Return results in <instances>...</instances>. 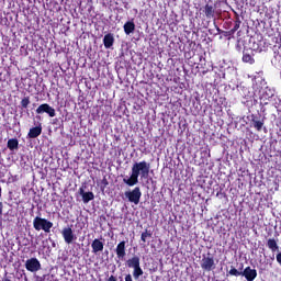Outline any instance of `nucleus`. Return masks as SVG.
<instances>
[{
  "mask_svg": "<svg viewBox=\"0 0 281 281\" xmlns=\"http://www.w3.org/2000/svg\"><path fill=\"white\" fill-rule=\"evenodd\" d=\"M3 216V202H0V218Z\"/></svg>",
  "mask_w": 281,
  "mask_h": 281,
  "instance_id": "nucleus-26",
  "label": "nucleus"
},
{
  "mask_svg": "<svg viewBox=\"0 0 281 281\" xmlns=\"http://www.w3.org/2000/svg\"><path fill=\"white\" fill-rule=\"evenodd\" d=\"M139 266H140V259H139V256L137 255L126 260V267H128V269H135L136 267H139Z\"/></svg>",
  "mask_w": 281,
  "mask_h": 281,
  "instance_id": "nucleus-16",
  "label": "nucleus"
},
{
  "mask_svg": "<svg viewBox=\"0 0 281 281\" xmlns=\"http://www.w3.org/2000/svg\"><path fill=\"white\" fill-rule=\"evenodd\" d=\"M7 147L9 150H18L19 149V139L10 138L7 143Z\"/></svg>",
  "mask_w": 281,
  "mask_h": 281,
  "instance_id": "nucleus-20",
  "label": "nucleus"
},
{
  "mask_svg": "<svg viewBox=\"0 0 281 281\" xmlns=\"http://www.w3.org/2000/svg\"><path fill=\"white\" fill-rule=\"evenodd\" d=\"M105 281H117V277L111 274Z\"/></svg>",
  "mask_w": 281,
  "mask_h": 281,
  "instance_id": "nucleus-25",
  "label": "nucleus"
},
{
  "mask_svg": "<svg viewBox=\"0 0 281 281\" xmlns=\"http://www.w3.org/2000/svg\"><path fill=\"white\" fill-rule=\"evenodd\" d=\"M115 43V37L113 36V33H108L103 37V45L105 49H111V46Z\"/></svg>",
  "mask_w": 281,
  "mask_h": 281,
  "instance_id": "nucleus-15",
  "label": "nucleus"
},
{
  "mask_svg": "<svg viewBox=\"0 0 281 281\" xmlns=\"http://www.w3.org/2000/svg\"><path fill=\"white\" fill-rule=\"evenodd\" d=\"M240 23H241L240 16L236 15L234 27L231 31H228V36L236 34V32H238V30H240Z\"/></svg>",
  "mask_w": 281,
  "mask_h": 281,
  "instance_id": "nucleus-19",
  "label": "nucleus"
},
{
  "mask_svg": "<svg viewBox=\"0 0 281 281\" xmlns=\"http://www.w3.org/2000/svg\"><path fill=\"white\" fill-rule=\"evenodd\" d=\"M124 196L130 203L139 205V201L142 200V189L139 187H135L133 190L125 191Z\"/></svg>",
  "mask_w": 281,
  "mask_h": 281,
  "instance_id": "nucleus-4",
  "label": "nucleus"
},
{
  "mask_svg": "<svg viewBox=\"0 0 281 281\" xmlns=\"http://www.w3.org/2000/svg\"><path fill=\"white\" fill-rule=\"evenodd\" d=\"M2 281H12L10 278H4Z\"/></svg>",
  "mask_w": 281,
  "mask_h": 281,
  "instance_id": "nucleus-31",
  "label": "nucleus"
},
{
  "mask_svg": "<svg viewBox=\"0 0 281 281\" xmlns=\"http://www.w3.org/2000/svg\"><path fill=\"white\" fill-rule=\"evenodd\" d=\"M201 269L204 271H214L216 269V262L214 261V256L212 254L203 255L201 260Z\"/></svg>",
  "mask_w": 281,
  "mask_h": 281,
  "instance_id": "nucleus-5",
  "label": "nucleus"
},
{
  "mask_svg": "<svg viewBox=\"0 0 281 281\" xmlns=\"http://www.w3.org/2000/svg\"><path fill=\"white\" fill-rule=\"evenodd\" d=\"M243 61L244 63H249V65H254L256 63V59H254L252 56L249 53H244Z\"/></svg>",
  "mask_w": 281,
  "mask_h": 281,
  "instance_id": "nucleus-23",
  "label": "nucleus"
},
{
  "mask_svg": "<svg viewBox=\"0 0 281 281\" xmlns=\"http://www.w3.org/2000/svg\"><path fill=\"white\" fill-rule=\"evenodd\" d=\"M88 3H93V0H88Z\"/></svg>",
  "mask_w": 281,
  "mask_h": 281,
  "instance_id": "nucleus-32",
  "label": "nucleus"
},
{
  "mask_svg": "<svg viewBox=\"0 0 281 281\" xmlns=\"http://www.w3.org/2000/svg\"><path fill=\"white\" fill-rule=\"evenodd\" d=\"M142 276H144V270L142 269V266H136V268H133L134 280H139Z\"/></svg>",
  "mask_w": 281,
  "mask_h": 281,
  "instance_id": "nucleus-21",
  "label": "nucleus"
},
{
  "mask_svg": "<svg viewBox=\"0 0 281 281\" xmlns=\"http://www.w3.org/2000/svg\"><path fill=\"white\" fill-rule=\"evenodd\" d=\"M125 281H133V276H131V273L126 274Z\"/></svg>",
  "mask_w": 281,
  "mask_h": 281,
  "instance_id": "nucleus-27",
  "label": "nucleus"
},
{
  "mask_svg": "<svg viewBox=\"0 0 281 281\" xmlns=\"http://www.w3.org/2000/svg\"><path fill=\"white\" fill-rule=\"evenodd\" d=\"M202 153H204V155H209L210 156V150L207 151V150H204V151H202Z\"/></svg>",
  "mask_w": 281,
  "mask_h": 281,
  "instance_id": "nucleus-30",
  "label": "nucleus"
},
{
  "mask_svg": "<svg viewBox=\"0 0 281 281\" xmlns=\"http://www.w3.org/2000/svg\"><path fill=\"white\" fill-rule=\"evenodd\" d=\"M277 262L281 266V252L277 254Z\"/></svg>",
  "mask_w": 281,
  "mask_h": 281,
  "instance_id": "nucleus-28",
  "label": "nucleus"
},
{
  "mask_svg": "<svg viewBox=\"0 0 281 281\" xmlns=\"http://www.w3.org/2000/svg\"><path fill=\"white\" fill-rule=\"evenodd\" d=\"M79 194L82 196L83 203H89L90 201H93V199H95V195L93 194V192L91 191L85 192L83 188L79 189Z\"/></svg>",
  "mask_w": 281,
  "mask_h": 281,
  "instance_id": "nucleus-14",
  "label": "nucleus"
},
{
  "mask_svg": "<svg viewBox=\"0 0 281 281\" xmlns=\"http://www.w3.org/2000/svg\"><path fill=\"white\" fill-rule=\"evenodd\" d=\"M203 13L205 14L206 19H214V14H216V8L210 3H206L203 7Z\"/></svg>",
  "mask_w": 281,
  "mask_h": 281,
  "instance_id": "nucleus-11",
  "label": "nucleus"
},
{
  "mask_svg": "<svg viewBox=\"0 0 281 281\" xmlns=\"http://www.w3.org/2000/svg\"><path fill=\"white\" fill-rule=\"evenodd\" d=\"M123 30H124V33L127 35V36H131V34H133V32H135V22L132 20V21H127L124 25H123Z\"/></svg>",
  "mask_w": 281,
  "mask_h": 281,
  "instance_id": "nucleus-17",
  "label": "nucleus"
},
{
  "mask_svg": "<svg viewBox=\"0 0 281 281\" xmlns=\"http://www.w3.org/2000/svg\"><path fill=\"white\" fill-rule=\"evenodd\" d=\"M102 183H103L104 186H109V181L106 180V178L103 179Z\"/></svg>",
  "mask_w": 281,
  "mask_h": 281,
  "instance_id": "nucleus-29",
  "label": "nucleus"
},
{
  "mask_svg": "<svg viewBox=\"0 0 281 281\" xmlns=\"http://www.w3.org/2000/svg\"><path fill=\"white\" fill-rule=\"evenodd\" d=\"M267 247L271 249L272 252H276L278 251V249H280V246H278V240H276V238H269L267 240Z\"/></svg>",
  "mask_w": 281,
  "mask_h": 281,
  "instance_id": "nucleus-18",
  "label": "nucleus"
},
{
  "mask_svg": "<svg viewBox=\"0 0 281 281\" xmlns=\"http://www.w3.org/2000/svg\"><path fill=\"white\" fill-rule=\"evenodd\" d=\"M35 112L37 115H43V113H46L49 117H56V109L49 105V103L41 104Z\"/></svg>",
  "mask_w": 281,
  "mask_h": 281,
  "instance_id": "nucleus-8",
  "label": "nucleus"
},
{
  "mask_svg": "<svg viewBox=\"0 0 281 281\" xmlns=\"http://www.w3.org/2000/svg\"><path fill=\"white\" fill-rule=\"evenodd\" d=\"M25 269L31 273H36V271H41V261L36 258L27 259L25 262Z\"/></svg>",
  "mask_w": 281,
  "mask_h": 281,
  "instance_id": "nucleus-9",
  "label": "nucleus"
},
{
  "mask_svg": "<svg viewBox=\"0 0 281 281\" xmlns=\"http://www.w3.org/2000/svg\"><path fill=\"white\" fill-rule=\"evenodd\" d=\"M91 247H92V254H100V251H104V243H102L98 238L92 240Z\"/></svg>",
  "mask_w": 281,
  "mask_h": 281,
  "instance_id": "nucleus-12",
  "label": "nucleus"
},
{
  "mask_svg": "<svg viewBox=\"0 0 281 281\" xmlns=\"http://www.w3.org/2000/svg\"><path fill=\"white\" fill-rule=\"evenodd\" d=\"M248 119L250 122V126L255 128L258 133H260L262 128H265V119L260 120V115L250 114Z\"/></svg>",
  "mask_w": 281,
  "mask_h": 281,
  "instance_id": "nucleus-7",
  "label": "nucleus"
},
{
  "mask_svg": "<svg viewBox=\"0 0 281 281\" xmlns=\"http://www.w3.org/2000/svg\"><path fill=\"white\" fill-rule=\"evenodd\" d=\"M115 254L119 260L126 258V241H120L115 248Z\"/></svg>",
  "mask_w": 281,
  "mask_h": 281,
  "instance_id": "nucleus-10",
  "label": "nucleus"
},
{
  "mask_svg": "<svg viewBox=\"0 0 281 281\" xmlns=\"http://www.w3.org/2000/svg\"><path fill=\"white\" fill-rule=\"evenodd\" d=\"M228 276H235V278H238V276H243L246 278L247 281H254L256 278H258V270L252 269L251 267H246L243 271V263H240L239 270L231 267V270L228 271Z\"/></svg>",
  "mask_w": 281,
  "mask_h": 281,
  "instance_id": "nucleus-2",
  "label": "nucleus"
},
{
  "mask_svg": "<svg viewBox=\"0 0 281 281\" xmlns=\"http://www.w3.org/2000/svg\"><path fill=\"white\" fill-rule=\"evenodd\" d=\"M61 236L66 243V245H72L78 240V236L74 234V229L71 226L64 227L61 231Z\"/></svg>",
  "mask_w": 281,
  "mask_h": 281,
  "instance_id": "nucleus-6",
  "label": "nucleus"
},
{
  "mask_svg": "<svg viewBox=\"0 0 281 281\" xmlns=\"http://www.w3.org/2000/svg\"><path fill=\"white\" fill-rule=\"evenodd\" d=\"M21 109H27L30 106V97H24L21 102Z\"/></svg>",
  "mask_w": 281,
  "mask_h": 281,
  "instance_id": "nucleus-24",
  "label": "nucleus"
},
{
  "mask_svg": "<svg viewBox=\"0 0 281 281\" xmlns=\"http://www.w3.org/2000/svg\"><path fill=\"white\" fill-rule=\"evenodd\" d=\"M150 175V164L143 160L139 162H134L132 166V173L130 178H123V183L128 186V188H133V186H137L140 179H148Z\"/></svg>",
  "mask_w": 281,
  "mask_h": 281,
  "instance_id": "nucleus-1",
  "label": "nucleus"
},
{
  "mask_svg": "<svg viewBox=\"0 0 281 281\" xmlns=\"http://www.w3.org/2000/svg\"><path fill=\"white\" fill-rule=\"evenodd\" d=\"M33 227L36 232H45V234H49L52 232V227H54V223L45 217L36 216L33 220Z\"/></svg>",
  "mask_w": 281,
  "mask_h": 281,
  "instance_id": "nucleus-3",
  "label": "nucleus"
},
{
  "mask_svg": "<svg viewBox=\"0 0 281 281\" xmlns=\"http://www.w3.org/2000/svg\"><path fill=\"white\" fill-rule=\"evenodd\" d=\"M148 238H153V232L145 229V232H143L140 235V240L143 245H146V243L148 241Z\"/></svg>",
  "mask_w": 281,
  "mask_h": 281,
  "instance_id": "nucleus-22",
  "label": "nucleus"
},
{
  "mask_svg": "<svg viewBox=\"0 0 281 281\" xmlns=\"http://www.w3.org/2000/svg\"><path fill=\"white\" fill-rule=\"evenodd\" d=\"M41 133H43V126L38 125L35 127H32L29 133H27V137L30 139H36V137L41 136Z\"/></svg>",
  "mask_w": 281,
  "mask_h": 281,
  "instance_id": "nucleus-13",
  "label": "nucleus"
}]
</instances>
